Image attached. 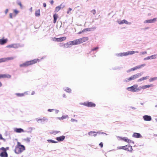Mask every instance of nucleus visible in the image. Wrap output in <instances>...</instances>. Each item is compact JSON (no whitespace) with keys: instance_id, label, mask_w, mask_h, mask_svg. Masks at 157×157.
<instances>
[{"instance_id":"obj_1","label":"nucleus","mask_w":157,"mask_h":157,"mask_svg":"<svg viewBox=\"0 0 157 157\" xmlns=\"http://www.w3.org/2000/svg\"><path fill=\"white\" fill-rule=\"evenodd\" d=\"M142 74L141 73H138L132 75L129 78H127L124 80V82H128L130 81L134 80L142 76Z\"/></svg>"},{"instance_id":"obj_2","label":"nucleus","mask_w":157,"mask_h":157,"mask_svg":"<svg viewBox=\"0 0 157 157\" xmlns=\"http://www.w3.org/2000/svg\"><path fill=\"white\" fill-rule=\"evenodd\" d=\"M40 60L39 59H36L32 60L26 62L22 64H20V66L21 67H26L29 65H31L36 63L37 62H39Z\"/></svg>"},{"instance_id":"obj_3","label":"nucleus","mask_w":157,"mask_h":157,"mask_svg":"<svg viewBox=\"0 0 157 157\" xmlns=\"http://www.w3.org/2000/svg\"><path fill=\"white\" fill-rule=\"evenodd\" d=\"M25 150V147L21 145L19 142L17 143V145L15 149V152L17 154H19Z\"/></svg>"},{"instance_id":"obj_4","label":"nucleus","mask_w":157,"mask_h":157,"mask_svg":"<svg viewBox=\"0 0 157 157\" xmlns=\"http://www.w3.org/2000/svg\"><path fill=\"white\" fill-rule=\"evenodd\" d=\"M23 46L19 44H13L7 45L6 47L7 48H18L22 47Z\"/></svg>"},{"instance_id":"obj_5","label":"nucleus","mask_w":157,"mask_h":157,"mask_svg":"<svg viewBox=\"0 0 157 157\" xmlns=\"http://www.w3.org/2000/svg\"><path fill=\"white\" fill-rule=\"evenodd\" d=\"M137 87H138V85L137 84H135L131 87L127 88L126 89L129 91L135 92H136V89Z\"/></svg>"},{"instance_id":"obj_6","label":"nucleus","mask_w":157,"mask_h":157,"mask_svg":"<svg viewBox=\"0 0 157 157\" xmlns=\"http://www.w3.org/2000/svg\"><path fill=\"white\" fill-rule=\"evenodd\" d=\"M157 21V17L154 18L152 19H147L144 21V24L152 23Z\"/></svg>"},{"instance_id":"obj_7","label":"nucleus","mask_w":157,"mask_h":157,"mask_svg":"<svg viewBox=\"0 0 157 157\" xmlns=\"http://www.w3.org/2000/svg\"><path fill=\"white\" fill-rule=\"evenodd\" d=\"M36 120L38 123H43L44 121L47 122L48 121V119L45 117H43L42 118H36Z\"/></svg>"},{"instance_id":"obj_8","label":"nucleus","mask_w":157,"mask_h":157,"mask_svg":"<svg viewBox=\"0 0 157 157\" xmlns=\"http://www.w3.org/2000/svg\"><path fill=\"white\" fill-rule=\"evenodd\" d=\"M82 104L88 107H94L95 106V104L91 102H85Z\"/></svg>"},{"instance_id":"obj_9","label":"nucleus","mask_w":157,"mask_h":157,"mask_svg":"<svg viewBox=\"0 0 157 157\" xmlns=\"http://www.w3.org/2000/svg\"><path fill=\"white\" fill-rule=\"evenodd\" d=\"M88 37H84L77 39V41L78 44H79L86 41L88 40Z\"/></svg>"},{"instance_id":"obj_10","label":"nucleus","mask_w":157,"mask_h":157,"mask_svg":"<svg viewBox=\"0 0 157 157\" xmlns=\"http://www.w3.org/2000/svg\"><path fill=\"white\" fill-rule=\"evenodd\" d=\"M117 22L120 25L125 24L127 25H130L131 24V22H128L127 21L124 19L122 20H118Z\"/></svg>"},{"instance_id":"obj_11","label":"nucleus","mask_w":157,"mask_h":157,"mask_svg":"<svg viewBox=\"0 0 157 157\" xmlns=\"http://www.w3.org/2000/svg\"><path fill=\"white\" fill-rule=\"evenodd\" d=\"M124 150L129 152H132V146L126 145L124 146Z\"/></svg>"},{"instance_id":"obj_12","label":"nucleus","mask_w":157,"mask_h":157,"mask_svg":"<svg viewBox=\"0 0 157 157\" xmlns=\"http://www.w3.org/2000/svg\"><path fill=\"white\" fill-rule=\"evenodd\" d=\"M77 40H74L73 41H69L68 42V44L69 45L70 48L71 47L72 45H75L78 44Z\"/></svg>"},{"instance_id":"obj_13","label":"nucleus","mask_w":157,"mask_h":157,"mask_svg":"<svg viewBox=\"0 0 157 157\" xmlns=\"http://www.w3.org/2000/svg\"><path fill=\"white\" fill-rule=\"evenodd\" d=\"M65 6V4L64 3H62L60 6L56 7L55 11L58 12L61 9H63Z\"/></svg>"},{"instance_id":"obj_14","label":"nucleus","mask_w":157,"mask_h":157,"mask_svg":"<svg viewBox=\"0 0 157 157\" xmlns=\"http://www.w3.org/2000/svg\"><path fill=\"white\" fill-rule=\"evenodd\" d=\"M96 29V27L90 28H89L85 29L82 30V32H83V33H86L88 32H89L91 30H94Z\"/></svg>"},{"instance_id":"obj_15","label":"nucleus","mask_w":157,"mask_h":157,"mask_svg":"<svg viewBox=\"0 0 157 157\" xmlns=\"http://www.w3.org/2000/svg\"><path fill=\"white\" fill-rule=\"evenodd\" d=\"M143 117V119L145 121H149L151 120V117L150 116L144 115Z\"/></svg>"},{"instance_id":"obj_16","label":"nucleus","mask_w":157,"mask_h":157,"mask_svg":"<svg viewBox=\"0 0 157 157\" xmlns=\"http://www.w3.org/2000/svg\"><path fill=\"white\" fill-rule=\"evenodd\" d=\"M14 58L13 57H10L7 58H2L3 62L7 61L9 60H13Z\"/></svg>"},{"instance_id":"obj_17","label":"nucleus","mask_w":157,"mask_h":157,"mask_svg":"<svg viewBox=\"0 0 157 157\" xmlns=\"http://www.w3.org/2000/svg\"><path fill=\"white\" fill-rule=\"evenodd\" d=\"M14 131L17 133L24 132H25L22 128H15L14 129Z\"/></svg>"},{"instance_id":"obj_18","label":"nucleus","mask_w":157,"mask_h":157,"mask_svg":"<svg viewBox=\"0 0 157 157\" xmlns=\"http://www.w3.org/2000/svg\"><path fill=\"white\" fill-rule=\"evenodd\" d=\"M8 41V39H0V44L4 45L6 44Z\"/></svg>"},{"instance_id":"obj_19","label":"nucleus","mask_w":157,"mask_h":157,"mask_svg":"<svg viewBox=\"0 0 157 157\" xmlns=\"http://www.w3.org/2000/svg\"><path fill=\"white\" fill-rule=\"evenodd\" d=\"M132 137L135 138H139L142 137V136L139 133L134 132L132 135Z\"/></svg>"},{"instance_id":"obj_20","label":"nucleus","mask_w":157,"mask_h":157,"mask_svg":"<svg viewBox=\"0 0 157 157\" xmlns=\"http://www.w3.org/2000/svg\"><path fill=\"white\" fill-rule=\"evenodd\" d=\"M116 56L117 57H122V56H127V53L126 52H123V53H117L116 54Z\"/></svg>"},{"instance_id":"obj_21","label":"nucleus","mask_w":157,"mask_h":157,"mask_svg":"<svg viewBox=\"0 0 157 157\" xmlns=\"http://www.w3.org/2000/svg\"><path fill=\"white\" fill-rule=\"evenodd\" d=\"M149 77L148 76H146L145 77H142V78L139 79L137 80V82H141V81H144V80L147 79Z\"/></svg>"},{"instance_id":"obj_22","label":"nucleus","mask_w":157,"mask_h":157,"mask_svg":"<svg viewBox=\"0 0 157 157\" xmlns=\"http://www.w3.org/2000/svg\"><path fill=\"white\" fill-rule=\"evenodd\" d=\"M65 138V136H61L59 137H57L56 139L57 140L59 141H63Z\"/></svg>"},{"instance_id":"obj_23","label":"nucleus","mask_w":157,"mask_h":157,"mask_svg":"<svg viewBox=\"0 0 157 157\" xmlns=\"http://www.w3.org/2000/svg\"><path fill=\"white\" fill-rule=\"evenodd\" d=\"M153 86V85L152 84H150V85H143L142 86V88L143 90H144L145 89H146L147 88H148L151 87H152Z\"/></svg>"},{"instance_id":"obj_24","label":"nucleus","mask_w":157,"mask_h":157,"mask_svg":"<svg viewBox=\"0 0 157 157\" xmlns=\"http://www.w3.org/2000/svg\"><path fill=\"white\" fill-rule=\"evenodd\" d=\"M88 134L90 136H94L95 137L97 136L96 132L94 131H90L88 132Z\"/></svg>"},{"instance_id":"obj_25","label":"nucleus","mask_w":157,"mask_h":157,"mask_svg":"<svg viewBox=\"0 0 157 157\" xmlns=\"http://www.w3.org/2000/svg\"><path fill=\"white\" fill-rule=\"evenodd\" d=\"M68 42L66 44H62L61 46L63 48H70V47L69 46V44H68Z\"/></svg>"},{"instance_id":"obj_26","label":"nucleus","mask_w":157,"mask_h":157,"mask_svg":"<svg viewBox=\"0 0 157 157\" xmlns=\"http://www.w3.org/2000/svg\"><path fill=\"white\" fill-rule=\"evenodd\" d=\"M127 53V56H128L129 55H132L135 53H138V51H128L126 52Z\"/></svg>"},{"instance_id":"obj_27","label":"nucleus","mask_w":157,"mask_h":157,"mask_svg":"<svg viewBox=\"0 0 157 157\" xmlns=\"http://www.w3.org/2000/svg\"><path fill=\"white\" fill-rule=\"evenodd\" d=\"M0 156L1 157H8V155L6 151L2 152L1 153Z\"/></svg>"},{"instance_id":"obj_28","label":"nucleus","mask_w":157,"mask_h":157,"mask_svg":"<svg viewBox=\"0 0 157 157\" xmlns=\"http://www.w3.org/2000/svg\"><path fill=\"white\" fill-rule=\"evenodd\" d=\"M146 65V64L144 63V64H142L140 65L136 66L135 68H136V69L137 70L138 69H139L142 68V67H143L145 66Z\"/></svg>"},{"instance_id":"obj_29","label":"nucleus","mask_w":157,"mask_h":157,"mask_svg":"<svg viewBox=\"0 0 157 157\" xmlns=\"http://www.w3.org/2000/svg\"><path fill=\"white\" fill-rule=\"evenodd\" d=\"M66 39L65 37H62L60 38H57L58 42H62L65 40Z\"/></svg>"},{"instance_id":"obj_30","label":"nucleus","mask_w":157,"mask_h":157,"mask_svg":"<svg viewBox=\"0 0 157 157\" xmlns=\"http://www.w3.org/2000/svg\"><path fill=\"white\" fill-rule=\"evenodd\" d=\"M2 78H10L11 75L9 74H2Z\"/></svg>"},{"instance_id":"obj_31","label":"nucleus","mask_w":157,"mask_h":157,"mask_svg":"<svg viewBox=\"0 0 157 157\" xmlns=\"http://www.w3.org/2000/svg\"><path fill=\"white\" fill-rule=\"evenodd\" d=\"M40 9L37 10L35 12V15L36 16L39 17L40 15Z\"/></svg>"},{"instance_id":"obj_32","label":"nucleus","mask_w":157,"mask_h":157,"mask_svg":"<svg viewBox=\"0 0 157 157\" xmlns=\"http://www.w3.org/2000/svg\"><path fill=\"white\" fill-rule=\"evenodd\" d=\"M64 90L67 92L71 93V89L67 87H66L64 88Z\"/></svg>"},{"instance_id":"obj_33","label":"nucleus","mask_w":157,"mask_h":157,"mask_svg":"<svg viewBox=\"0 0 157 157\" xmlns=\"http://www.w3.org/2000/svg\"><path fill=\"white\" fill-rule=\"evenodd\" d=\"M58 15L56 14H55L53 15V17H54V23H55L56 22V21L58 18Z\"/></svg>"},{"instance_id":"obj_34","label":"nucleus","mask_w":157,"mask_h":157,"mask_svg":"<svg viewBox=\"0 0 157 157\" xmlns=\"http://www.w3.org/2000/svg\"><path fill=\"white\" fill-rule=\"evenodd\" d=\"M124 141L125 142H127L128 143H133V142L131 140L128 139V138L125 137V139H124Z\"/></svg>"},{"instance_id":"obj_35","label":"nucleus","mask_w":157,"mask_h":157,"mask_svg":"<svg viewBox=\"0 0 157 157\" xmlns=\"http://www.w3.org/2000/svg\"><path fill=\"white\" fill-rule=\"evenodd\" d=\"M151 59H155L157 58V53L150 56Z\"/></svg>"},{"instance_id":"obj_36","label":"nucleus","mask_w":157,"mask_h":157,"mask_svg":"<svg viewBox=\"0 0 157 157\" xmlns=\"http://www.w3.org/2000/svg\"><path fill=\"white\" fill-rule=\"evenodd\" d=\"M156 80H157V76L150 78L149 81L150 82H152Z\"/></svg>"},{"instance_id":"obj_37","label":"nucleus","mask_w":157,"mask_h":157,"mask_svg":"<svg viewBox=\"0 0 157 157\" xmlns=\"http://www.w3.org/2000/svg\"><path fill=\"white\" fill-rule=\"evenodd\" d=\"M13 12L15 14L13 15V16L15 17L16 15L19 13V11L16 9H14L13 10Z\"/></svg>"},{"instance_id":"obj_38","label":"nucleus","mask_w":157,"mask_h":157,"mask_svg":"<svg viewBox=\"0 0 157 157\" xmlns=\"http://www.w3.org/2000/svg\"><path fill=\"white\" fill-rule=\"evenodd\" d=\"M60 131H52L50 132V133L51 134H53L54 135H55L57 133H58Z\"/></svg>"},{"instance_id":"obj_39","label":"nucleus","mask_w":157,"mask_h":157,"mask_svg":"<svg viewBox=\"0 0 157 157\" xmlns=\"http://www.w3.org/2000/svg\"><path fill=\"white\" fill-rule=\"evenodd\" d=\"M141 86H140L139 87H137L136 89V92H137L140 91L142 89Z\"/></svg>"},{"instance_id":"obj_40","label":"nucleus","mask_w":157,"mask_h":157,"mask_svg":"<svg viewBox=\"0 0 157 157\" xmlns=\"http://www.w3.org/2000/svg\"><path fill=\"white\" fill-rule=\"evenodd\" d=\"M15 94L18 97H22L24 96V94H23V93H16Z\"/></svg>"},{"instance_id":"obj_41","label":"nucleus","mask_w":157,"mask_h":157,"mask_svg":"<svg viewBox=\"0 0 157 157\" xmlns=\"http://www.w3.org/2000/svg\"><path fill=\"white\" fill-rule=\"evenodd\" d=\"M47 141L48 142L50 143H57V141H55L52 140H48Z\"/></svg>"},{"instance_id":"obj_42","label":"nucleus","mask_w":157,"mask_h":157,"mask_svg":"<svg viewBox=\"0 0 157 157\" xmlns=\"http://www.w3.org/2000/svg\"><path fill=\"white\" fill-rule=\"evenodd\" d=\"M30 138L29 137H27L25 139H24V140L28 143H29L30 142Z\"/></svg>"},{"instance_id":"obj_43","label":"nucleus","mask_w":157,"mask_h":157,"mask_svg":"<svg viewBox=\"0 0 157 157\" xmlns=\"http://www.w3.org/2000/svg\"><path fill=\"white\" fill-rule=\"evenodd\" d=\"M68 117V115H63L62 116V120H63L64 119H65L67 118Z\"/></svg>"},{"instance_id":"obj_44","label":"nucleus","mask_w":157,"mask_h":157,"mask_svg":"<svg viewBox=\"0 0 157 157\" xmlns=\"http://www.w3.org/2000/svg\"><path fill=\"white\" fill-rule=\"evenodd\" d=\"M147 54V52L146 51L142 52L140 53V55L142 56Z\"/></svg>"},{"instance_id":"obj_45","label":"nucleus","mask_w":157,"mask_h":157,"mask_svg":"<svg viewBox=\"0 0 157 157\" xmlns=\"http://www.w3.org/2000/svg\"><path fill=\"white\" fill-rule=\"evenodd\" d=\"M72 9L69 8L68 11L67 12V13L68 14H71V11L72 10Z\"/></svg>"},{"instance_id":"obj_46","label":"nucleus","mask_w":157,"mask_h":157,"mask_svg":"<svg viewBox=\"0 0 157 157\" xmlns=\"http://www.w3.org/2000/svg\"><path fill=\"white\" fill-rule=\"evenodd\" d=\"M14 14H13L12 13H10V14H9V16H10V17L11 18V19H12L14 17L13 16V15H14Z\"/></svg>"},{"instance_id":"obj_47","label":"nucleus","mask_w":157,"mask_h":157,"mask_svg":"<svg viewBox=\"0 0 157 157\" xmlns=\"http://www.w3.org/2000/svg\"><path fill=\"white\" fill-rule=\"evenodd\" d=\"M148 59H151L150 56H147L146 57L144 58V60H146Z\"/></svg>"},{"instance_id":"obj_48","label":"nucleus","mask_w":157,"mask_h":157,"mask_svg":"<svg viewBox=\"0 0 157 157\" xmlns=\"http://www.w3.org/2000/svg\"><path fill=\"white\" fill-rule=\"evenodd\" d=\"M91 12L94 15L96 13V11L95 10H91Z\"/></svg>"},{"instance_id":"obj_49","label":"nucleus","mask_w":157,"mask_h":157,"mask_svg":"<svg viewBox=\"0 0 157 157\" xmlns=\"http://www.w3.org/2000/svg\"><path fill=\"white\" fill-rule=\"evenodd\" d=\"M117 138L118 139L119 138V139H120V140H124V139H125V137H121L118 136H117Z\"/></svg>"},{"instance_id":"obj_50","label":"nucleus","mask_w":157,"mask_h":157,"mask_svg":"<svg viewBox=\"0 0 157 157\" xmlns=\"http://www.w3.org/2000/svg\"><path fill=\"white\" fill-rule=\"evenodd\" d=\"M98 133V134H105V135H107V134L105 133L104 132H96V134Z\"/></svg>"},{"instance_id":"obj_51","label":"nucleus","mask_w":157,"mask_h":157,"mask_svg":"<svg viewBox=\"0 0 157 157\" xmlns=\"http://www.w3.org/2000/svg\"><path fill=\"white\" fill-rule=\"evenodd\" d=\"M117 148L118 149H123L124 150V146H121V147H118Z\"/></svg>"},{"instance_id":"obj_52","label":"nucleus","mask_w":157,"mask_h":157,"mask_svg":"<svg viewBox=\"0 0 157 157\" xmlns=\"http://www.w3.org/2000/svg\"><path fill=\"white\" fill-rule=\"evenodd\" d=\"M52 40L53 41H57L58 42V40L57 38L56 37H53L52 38Z\"/></svg>"},{"instance_id":"obj_53","label":"nucleus","mask_w":157,"mask_h":157,"mask_svg":"<svg viewBox=\"0 0 157 157\" xmlns=\"http://www.w3.org/2000/svg\"><path fill=\"white\" fill-rule=\"evenodd\" d=\"M71 121L72 122H74L75 121L76 122H77V121L75 120V119H73V118H72L71 119Z\"/></svg>"},{"instance_id":"obj_54","label":"nucleus","mask_w":157,"mask_h":157,"mask_svg":"<svg viewBox=\"0 0 157 157\" xmlns=\"http://www.w3.org/2000/svg\"><path fill=\"white\" fill-rule=\"evenodd\" d=\"M8 11H9V10L8 9H6L5 11H4V12H5V13L6 14H7V13H8Z\"/></svg>"},{"instance_id":"obj_55","label":"nucleus","mask_w":157,"mask_h":157,"mask_svg":"<svg viewBox=\"0 0 157 157\" xmlns=\"http://www.w3.org/2000/svg\"><path fill=\"white\" fill-rule=\"evenodd\" d=\"M54 110V109H48V111L49 112H52Z\"/></svg>"},{"instance_id":"obj_56","label":"nucleus","mask_w":157,"mask_h":157,"mask_svg":"<svg viewBox=\"0 0 157 157\" xmlns=\"http://www.w3.org/2000/svg\"><path fill=\"white\" fill-rule=\"evenodd\" d=\"M99 145L101 147H102L103 146V144L102 142H101L99 144Z\"/></svg>"},{"instance_id":"obj_57","label":"nucleus","mask_w":157,"mask_h":157,"mask_svg":"<svg viewBox=\"0 0 157 157\" xmlns=\"http://www.w3.org/2000/svg\"><path fill=\"white\" fill-rule=\"evenodd\" d=\"M98 47H96L93 49H92V51H94L96 50L97 49H98Z\"/></svg>"},{"instance_id":"obj_58","label":"nucleus","mask_w":157,"mask_h":157,"mask_svg":"<svg viewBox=\"0 0 157 157\" xmlns=\"http://www.w3.org/2000/svg\"><path fill=\"white\" fill-rule=\"evenodd\" d=\"M55 113L56 114L58 113L59 112V110L57 109H55Z\"/></svg>"},{"instance_id":"obj_59","label":"nucleus","mask_w":157,"mask_h":157,"mask_svg":"<svg viewBox=\"0 0 157 157\" xmlns=\"http://www.w3.org/2000/svg\"><path fill=\"white\" fill-rule=\"evenodd\" d=\"M132 71V68H131L130 69L127 70V73H128V72H131V71Z\"/></svg>"},{"instance_id":"obj_60","label":"nucleus","mask_w":157,"mask_h":157,"mask_svg":"<svg viewBox=\"0 0 157 157\" xmlns=\"http://www.w3.org/2000/svg\"><path fill=\"white\" fill-rule=\"evenodd\" d=\"M23 94H24V96L25 95H28L29 94L28 91L25 92L24 93H23Z\"/></svg>"},{"instance_id":"obj_61","label":"nucleus","mask_w":157,"mask_h":157,"mask_svg":"<svg viewBox=\"0 0 157 157\" xmlns=\"http://www.w3.org/2000/svg\"><path fill=\"white\" fill-rule=\"evenodd\" d=\"M29 11L31 13L33 11V8L32 7H31L29 9Z\"/></svg>"},{"instance_id":"obj_62","label":"nucleus","mask_w":157,"mask_h":157,"mask_svg":"<svg viewBox=\"0 0 157 157\" xmlns=\"http://www.w3.org/2000/svg\"><path fill=\"white\" fill-rule=\"evenodd\" d=\"M50 3L52 5H53L54 3L53 0H51Z\"/></svg>"},{"instance_id":"obj_63","label":"nucleus","mask_w":157,"mask_h":157,"mask_svg":"<svg viewBox=\"0 0 157 157\" xmlns=\"http://www.w3.org/2000/svg\"><path fill=\"white\" fill-rule=\"evenodd\" d=\"M0 148L1 149V150H2L4 151H6L4 147H2V148Z\"/></svg>"},{"instance_id":"obj_64","label":"nucleus","mask_w":157,"mask_h":157,"mask_svg":"<svg viewBox=\"0 0 157 157\" xmlns=\"http://www.w3.org/2000/svg\"><path fill=\"white\" fill-rule=\"evenodd\" d=\"M18 5H19L21 7L22 6V5L21 2H18Z\"/></svg>"}]
</instances>
